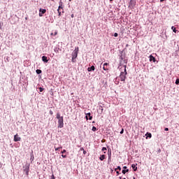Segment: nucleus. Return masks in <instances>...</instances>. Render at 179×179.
Returning <instances> with one entry per match:
<instances>
[{"label":"nucleus","instance_id":"27","mask_svg":"<svg viewBox=\"0 0 179 179\" xmlns=\"http://www.w3.org/2000/svg\"><path fill=\"white\" fill-rule=\"evenodd\" d=\"M176 85H179V78L176 79Z\"/></svg>","mask_w":179,"mask_h":179},{"label":"nucleus","instance_id":"12","mask_svg":"<svg viewBox=\"0 0 179 179\" xmlns=\"http://www.w3.org/2000/svg\"><path fill=\"white\" fill-rule=\"evenodd\" d=\"M131 168L133 169L134 171H136V170H138V167L136 166V164H133L131 165Z\"/></svg>","mask_w":179,"mask_h":179},{"label":"nucleus","instance_id":"14","mask_svg":"<svg viewBox=\"0 0 179 179\" xmlns=\"http://www.w3.org/2000/svg\"><path fill=\"white\" fill-rule=\"evenodd\" d=\"M105 159H106V155H102L99 157V159L101 160V162H103V160H104Z\"/></svg>","mask_w":179,"mask_h":179},{"label":"nucleus","instance_id":"23","mask_svg":"<svg viewBox=\"0 0 179 179\" xmlns=\"http://www.w3.org/2000/svg\"><path fill=\"white\" fill-rule=\"evenodd\" d=\"M92 131H93L94 132H96V131H97V128H96V127H92Z\"/></svg>","mask_w":179,"mask_h":179},{"label":"nucleus","instance_id":"8","mask_svg":"<svg viewBox=\"0 0 179 179\" xmlns=\"http://www.w3.org/2000/svg\"><path fill=\"white\" fill-rule=\"evenodd\" d=\"M156 62V58H155V57H153V55H150V62Z\"/></svg>","mask_w":179,"mask_h":179},{"label":"nucleus","instance_id":"9","mask_svg":"<svg viewBox=\"0 0 179 179\" xmlns=\"http://www.w3.org/2000/svg\"><path fill=\"white\" fill-rule=\"evenodd\" d=\"M42 61L43 62H45V64H47V62H48V59L47 56H43L42 57Z\"/></svg>","mask_w":179,"mask_h":179},{"label":"nucleus","instance_id":"11","mask_svg":"<svg viewBox=\"0 0 179 179\" xmlns=\"http://www.w3.org/2000/svg\"><path fill=\"white\" fill-rule=\"evenodd\" d=\"M108 65V63L103 64V71H108V68L107 67Z\"/></svg>","mask_w":179,"mask_h":179},{"label":"nucleus","instance_id":"41","mask_svg":"<svg viewBox=\"0 0 179 179\" xmlns=\"http://www.w3.org/2000/svg\"><path fill=\"white\" fill-rule=\"evenodd\" d=\"M116 173H117V174H120V172H118V171H116Z\"/></svg>","mask_w":179,"mask_h":179},{"label":"nucleus","instance_id":"44","mask_svg":"<svg viewBox=\"0 0 179 179\" xmlns=\"http://www.w3.org/2000/svg\"><path fill=\"white\" fill-rule=\"evenodd\" d=\"M101 113H103V108H101Z\"/></svg>","mask_w":179,"mask_h":179},{"label":"nucleus","instance_id":"26","mask_svg":"<svg viewBox=\"0 0 179 179\" xmlns=\"http://www.w3.org/2000/svg\"><path fill=\"white\" fill-rule=\"evenodd\" d=\"M147 135H148V138H152V134L147 133Z\"/></svg>","mask_w":179,"mask_h":179},{"label":"nucleus","instance_id":"1","mask_svg":"<svg viewBox=\"0 0 179 179\" xmlns=\"http://www.w3.org/2000/svg\"><path fill=\"white\" fill-rule=\"evenodd\" d=\"M56 118L58 120V128H64V116H61V114L57 113Z\"/></svg>","mask_w":179,"mask_h":179},{"label":"nucleus","instance_id":"19","mask_svg":"<svg viewBox=\"0 0 179 179\" xmlns=\"http://www.w3.org/2000/svg\"><path fill=\"white\" fill-rule=\"evenodd\" d=\"M71 62H73V63L76 62V57H72Z\"/></svg>","mask_w":179,"mask_h":179},{"label":"nucleus","instance_id":"4","mask_svg":"<svg viewBox=\"0 0 179 179\" xmlns=\"http://www.w3.org/2000/svg\"><path fill=\"white\" fill-rule=\"evenodd\" d=\"M78 51H79V48H77L71 54L72 58H78Z\"/></svg>","mask_w":179,"mask_h":179},{"label":"nucleus","instance_id":"47","mask_svg":"<svg viewBox=\"0 0 179 179\" xmlns=\"http://www.w3.org/2000/svg\"><path fill=\"white\" fill-rule=\"evenodd\" d=\"M134 179H135V178H134Z\"/></svg>","mask_w":179,"mask_h":179},{"label":"nucleus","instance_id":"10","mask_svg":"<svg viewBox=\"0 0 179 179\" xmlns=\"http://www.w3.org/2000/svg\"><path fill=\"white\" fill-rule=\"evenodd\" d=\"M108 162L111 160V149L108 150Z\"/></svg>","mask_w":179,"mask_h":179},{"label":"nucleus","instance_id":"39","mask_svg":"<svg viewBox=\"0 0 179 179\" xmlns=\"http://www.w3.org/2000/svg\"><path fill=\"white\" fill-rule=\"evenodd\" d=\"M123 169L125 170V169H127V166H124Z\"/></svg>","mask_w":179,"mask_h":179},{"label":"nucleus","instance_id":"17","mask_svg":"<svg viewBox=\"0 0 179 179\" xmlns=\"http://www.w3.org/2000/svg\"><path fill=\"white\" fill-rule=\"evenodd\" d=\"M171 29L173 30V33H177V30H176V27H171Z\"/></svg>","mask_w":179,"mask_h":179},{"label":"nucleus","instance_id":"3","mask_svg":"<svg viewBox=\"0 0 179 179\" xmlns=\"http://www.w3.org/2000/svg\"><path fill=\"white\" fill-rule=\"evenodd\" d=\"M23 171L25 173L26 176H29V172L30 171V164H27L23 166Z\"/></svg>","mask_w":179,"mask_h":179},{"label":"nucleus","instance_id":"33","mask_svg":"<svg viewBox=\"0 0 179 179\" xmlns=\"http://www.w3.org/2000/svg\"><path fill=\"white\" fill-rule=\"evenodd\" d=\"M120 134H124V129H122L121 131H120Z\"/></svg>","mask_w":179,"mask_h":179},{"label":"nucleus","instance_id":"29","mask_svg":"<svg viewBox=\"0 0 179 179\" xmlns=\"http://www.w3.org/2000/svg\"><path fill=\"white\" fill-rule=\"evenodd\" d=\"M62 157H63V159H66V155H62Z\"/></svg>","mask_w":179,"mask_h":179},{"label":"nucleus","instance_id":"22","mask_svg":"<svg viewBox=\"0 0 179 179\" xmlns=\"http://www.w3.org/2000/svg\"><path fill=\"white\" fill-rule=\"evenodd\" d=\"M58 34V31H55V33H51V36H57Z\"/></svg>","mask_w":179,"mask_h":179},{"label":"nucleus","instance_id":"36","mask_svg":"<svg viewBox=\"0 0 179 179\" xmlns=\"http://www.w3.org/2000/svg\"><path fill=\"white\" fill-rule=\"evenodd\" d=\"M80 151H84L85 149H84L83 148H80Z\"/></svg>","mask_w":179,"mask_h":179},{"label":"nucleus","instance_id":"38","mask_svg":"<svg viewBox=\"0 0 179 179\" xmlns=\"http://www.w3.org/2000/svg\"><path fill=\"white\" fill-rule=\"evenodd\" d=\"M164 131H169V128L166 127V128L164 129Z\"/></svg>","mask_w":179,"mask_h":179},{"label":"nucleus","instance_id":"35","mask_svg":"<svg viewBox=\"0 0 179 179\" xmlns=\"http://www.w3.org/2000/svg\"><path fill=\"white\" fill-rule=\"evenodd\" d=\"M85 118H86V120H87H87H89V116H87V115L85 116Z\"/></svg>","mask_w":179,"mask_h":179},{"label":"nucleus","instance_id":"32","mask_svg":"<svg viewBox=\"0 0 179 179\" xmlns=\"http://www.w3.org/2000/svg\"><path fill=\"white\" fill-rule=\"evenodd\" d=\"M114 37H118V34L117 33H115L114 34Z\"/></svg>","mask_w":179,"mask_h":179},{"label":"nucleus","instance_id":"42","mask_svg":"<svg viewBox=\"0 0 179 179\" xmlns=\"http://www.w3.org/2000/svg\"><path fill=\"white\" fill-rule=\"evenodd\" d=\"M164 0H160V2H163Z\"/></svg>","mask_w":179,"mask_h":179},{"label":"nucleus","instance_id":"15","mask_svg":"<svg viewBox=\"0 0 179 179\" xmlns=\"http://www.w3.org/2000/svg\"><path fill=\"white\" fill-rule=\"evenodd\" d=\"M87 115L89 117V120H92L93 117L90 113H87Z\"/></svg>","mask_w":179,"mask_h":179},{"label":"nucleus","instance_id":"6","mask_svg":"<svg viewBox=\"0 0 179 179\" xmlns=\"http://www.w3.org/2000/svg\"><path fill=\"white\" fill-rule=\"evenodd\" d=\"M22 138H20L17 134L14 136V142H20Z\"/></svg>","mask_w":179,"mask_h":179},{"label":"nucleus","instance_id":"28","mask_svg":"<svg viewBox=\"0 0 179 179\" xmlns=\"http://www.w3.org/2000/svg\"><path fill=\"white\" fill-rule=\"evenodd\" d=\"M62 155H64V153H66V150H63L62 152H61Z\"/></svg>","mask_w":179,"mask_h":179},{"label":"nucleus","instance_id":"46","mask_svg":"<svg viewBox=\"0 0 179 179\" xmlns=\"http://www.w3.org/2000/svg\"><path fill=\"white\" fill-rule=\"evenodd\" d=\"M119 178L121 179V178H122V177H120Z\"/></svg>","mask_w":179,"mask_h":179},{"label":"nucleus","instance_id":"37","mask_svg":"<svg viewBox=\"0 0 179 179\" xmlns=\"http://www.w3.org/2000/svg\"><path fill=\"white\" fill-rule=\"evenodd\" d=\"M86 153H87L86 150H83V154H84V155H86Z\"/></svg>","mask_w":179,"mask_h":179},{"label":"nucleus","instance_id":"31","mask_svg":"<svg viewBox=\"0 0 179 179\" xmlns=\"http://www.w3.org/2000/svg\"><path fill=\"white\" fill-rule=\"evenodd\" d=\"M49 114H50V115H52V114H54V112H52V110H50Z\"/></svg>","mask_w":179,"mask_h":179},{"label":"nucleus","instance_id":"34","mask_svg":"<svg viewBox=\"0 0 179 179\" xmlns=\"http://www.w3.org/2000/svg\"><path fill=\"white\" fill-rule=\"evenodd\" d=\"M51 179H55V176H54V175H52Z\"/></svg>","mask_w":179,"mask_h":179},{"label":"nucleus","instance_id":"16","mask_svg":"<svg viewBox=\"0 0 179 179\" xmlns=\"http://www.w3.org/2000/svg\"><path fill=\"white\" fill-rule=\"evenodd\" d=\"M128 171H129V169H127V170H122V174H125L126 173H128Z\"/></svg>","mask_w":179,"mask_h":179},{"label":"nucleus","instance_id":"25","mask_svg":"<svg viewBox=\"0 0 179 179\" xmlns=\"http://www.w3.org/2000/svg\"><path fill=\"white\" fill-rule=\"evenodd\" d=\"M38 90H39V92H41L44 91V88L43 87H39Z\"/></svg>","mask_w":179,"mask_h":179},{"label":"nucleus","instance_id":"18","mask_svg":"<svg viewBox=\"0 0 179 179\" xmlns=\"http://www.w3.org/2000/svg\"><path fill=\"white\" fill-rule=\"evenodd\" d=\"M36 73L38 74V75H40V73H41V70H40V69H37L36 71Z\"/></svg>","mask_w":179,"mask_h":179},{"label":"nucleus","instance_id":"5","mask_svg":"<svg viewBox=\"0 0 179 179\" xmlns=\"http://www.w3.org/2000/svg\"><path fill=\"white\" fill-rule=\"evenodd\" d=\"M45 12H47V10L40 8V10H39V16H40V17H43V15H44V13H45Z\"/></svg>","mask_w":179,"mask_h":179},{"label":"nucleus","instance_id":"21","mask_svg":"<svg viewBox=\"0 0 179 179\" xmlns=\"http://www.w3.org/2000/svg\"><path fill=\"white\" fill-rule=\"evenodd\" d=\"M106 150H107V148L106 147L102 148V152H103V153H106Z\"/></svg>","mask_w":179,"mask_h":179},{"label":"nucleus","instance_id":"43","mask_svg":"<svg viewBox=\"0 0 179 179\" xmlns=\"http://www.w3.org/2000/svg\"><path fill=\"white\" fill-rule=\"evenodd\" d=\"M110 2H113V1H114V0H109Z\"/></svg>","mask_w":179,"mask_h":179},{"label":"nucleus","instance_id":"24","mask_svg":"<svg viewBox=\"0 0 179 179\" xmlns=\"http://www.w3.org/2000/svg\"><path fill=\"white\" fill-rule=\"evenodd\" d=\"M117 170L121 171V166H117V168L115 169V171H117Z\"/></svg>","mask_w":179,"mask_h":179},{"label":"nucleus","instance_id":"7","mask_svg":"<svg viewBox=\"0 0 179 179\" xmlns=\"http://www.w3.org/2000/svg\"><path fill=\"white\" fill-rule=\"evenodd\" d=\"M59 5L58 7L59 10H61V9H64V3L62 2V0L59 1Z\"/></svg>","mask_w":179,"mask_h":179},{"label":"nucleus","instance_id":"40","mask_svg":"<svg viewBox=\"0 0 179 179\" xmlns=\"http://www.w3.org/2000/svg\"><path fill=\"white\" fill-rule=\"evenodd\" d=\"M71 17H74V15H73V14H72V15H71Z\"/></svg>","mask_w":179,"mask_h":179},{"label":"nucleus","instance_id":"13","mask_svg":"<svg viewBox=\"0 0 179 179\" xmlns=\"http://www.w3.org/2000/svg\"><path fill=\"white\" fill-rule=\"evenodd\" d=\"M95 68L94 66H92L87 69L88 72H92V71H94Z\"/></svg>","mask_w":179,"mask_h":179},{"label":"nucleus","instance_id":"2","mask_svg":"<svg viewBox=\"0 0 179 179\" xmlns=\"http://www.w3.org/2000/svg\"><path fill=\"white\" fill-rule=\"evenodd\" d=\"M124 71H122L119 76L121 82H125V80L127 79V65H124Z\"/></svg>","mask_w":179,"mask_h":179},{"label":"nucleus","instance_id":"20","mask_svg":"<svg viewBox=\"0 0 179 179\" xmlns=\"http://www.w3.org/2000/svg\"><path fill=\"white\" fill-rule=\"evenodd\" d=\"M59 149H62V147H58L57 148L56 146H55V150L57 152Z\"/></svg>","mask_w":179,"mask_h":179},{"label":"nucleus","instance_id":"30","mask_svg":"<svg viewBox=\"0 0 179 179\" xmlns=\"http://www.w3.org/2000/svg\"><path fill=\"white\" fill-rule=\"evenodd\" d=\"M57 12H58L59 16H61L62 13L59 9H57Z\"/></svg>","mask_w":179,"mask_h":179},{"label":"nucleus","instance_id":"45","mask_svg":"<svg viewBox=\"0 0 179 179\" xmlns=\"http://www.w3.org/2000/svg\"><path fill=\"white\" fill-rule=\"evenodd\" d=\"M69 2H71L72 0H69Z\"/></svg>","mask_w":179,"mask_h":179}]
</instances>
